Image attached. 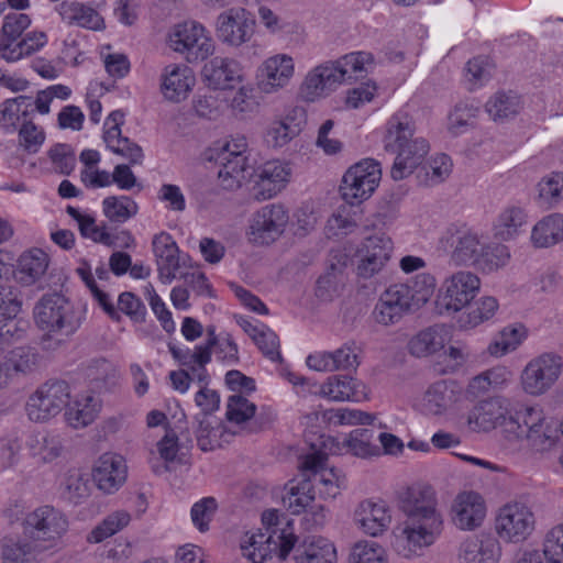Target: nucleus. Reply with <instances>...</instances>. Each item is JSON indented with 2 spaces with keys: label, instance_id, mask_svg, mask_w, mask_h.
<instances>
[{
  "label": "nucleus",
  "instance_id": "39448f33",
  "mask_svg": "<svg viewBox=\"0 0 563 563\" xmlns=\"http://www.w3.org/2000/svg\"><path fill=\"white\" fill-rule=\"evenodd\" d=\"M168 44L190 64L203 62L214 52V42L209 32L195 20L174 25L168 33Z\"/></svg>",
  "mask_w": 563,
  "mask_h": 563
},
{
  "label": "nucleus",
  "instance_id": "f03ea898",
  "mask_svg": "<svg viewBox=\"0 0 563 563\" xmlns=\"http://www.w3.org/2000/svg\"><path fill=\"white\" fill-rule=\"evenodd\" d=\"M413 133L415 124L406 113H396L387 121L384 147L386 152L396 155L390 169L394 180L410 176L429 153L428 141L413 137Z\"/></svg>",
  "mask_w": 563,
  "mask_h": 563
},
{
  "label": "nucleus",
  "instance_id": "6ab92c4d",
  "mask_svg": "<svg viewBox=\"0 0 563 563\" xmlns=\"http://www.w3.org/2000/svg\"><path fill=\"white\" fill-rule=\"evenodd\" d=\"M257 177L253 187V196L262 201L276 196L288 181L290 168L279 161L266 162L254 174Z\"/></svg>",
  "mask_w": 563,
  "mask_h": 563
},
{
  "label": "nucleus",
  "instance_id": "0e129e2a",
  "mask_svg": "<svg viewBox=\"0 0 563 563\" xmlns=\"http://www.w3.org/2000/svg\"><path fill=\"white\" fill-rule=\"evenodd\" d=\"M7 366L18 373H29L33 371L37 363L36 352L29 346L15 347L10 352L7 361Z\"/></svg>",
  "mask_w": 563,
  "mask_h": 563
},
{
  "label": "nucleus",
  "instance_id": "a19ab883",
  "mask_svg": "<svg viewBox=\"0 0 563 563\" xmlns=\"http://www.w3.org/2000/svg\"><path fill=\"white\" fill-rule=\"evenodd\" d=\"M27 446L33 456H38L43 462H52L60 455L63 441L59 434L37 432L30 437Z\"/></svg>",
  "mask_w": 563,
  "mask_h": 563
},
{
  "label": "nucleus",
  "instance_id": "20e7f679",
  "mask_svg": "<svg viewBox=\"0 0 563 563\" xmlns=\"http://www.w3.org/2000/svg\"><path fill=\"white\" fill-rule=\"evenodd\" d=\"M372 62L371 53L355 52L346 54L335 62L322 64L307 75L300 93L307 101H314L345 81L346 76L351 79L353 74L363 71L365 64Z\"/></svg>",
  "mask_w": 563,
  "mask_h": 563
},
{
  "label": "nucleus",
  "instance_id": "6e6552de",
  "mask_svg": "<svg viewBox=\"0 0 563 563\" xmlns=\"http://www.w3.org/2000/svg\"><path fill=\"white\" fill-rule=\"evenodd\" d=\"M382 177L380 164L375 159H363L351 166L340 186L342 199L351 206L368 199L377 188Z\"/></svg>",
  "mask_w": 563,
  "mask_h": 563
},
{
  "label": "nucleus",
  "instance_id": "393cba45",
  "mask_svg": "<svg viewBox=\"0 0 563 563\" xmlns=\"http://www.w3.org/2000/svg\"><path fill=\"white\" fill-rule=\"evenodd\" d=\"M125 477L126 470L122 456L111 453L101 455L92 471V478L98 488L106 493L117 490Z\"/></svg>",
  "mask_w": 563,
  "mask_h": 563
},
{
  "label": "nucleus",
  "instance_id": "5fc2aeb1",
  "mask_svg": "<svg viewBox=\"0 0 563 563\" xmlns=\"http://www.w3.org/2000/svg\"><path fill=\"white\" fill-rule=\"evenodd\" d=\"M479 107L474 102L460 101L454 106V109L449 115V129L457 135L462 132L463 128L471 124V121L477 117Z\"/></svg>",
  "mask_w": 563,
  "mask_h": 563
},
{
  "label": "nucleus",
  "instance_id": "052dcab7",
  "mask_svg": "<svg viewBox=\"0 0 563 563\" xmlns=\"http://www.w3.org/2000/svg\"><path fill=\"white\" fill-rule=\"evenodd\" d=\"M350 563H387L385 550L374 541L358 542L352 550Z\"/></svg>",
  "mask_w": 563,
  "mask_h": 563
},
{
  "label": "nucleus",
  "instance_id": "c85d7f7f",
  "mask_svg": "<svg viewBox=\"0 0 563 563\" xmlns=\"http://www.w3.org/2000/svg\"><path fill=\"white\" fill-rule=\"evenodd\" d=\"M194 84L195 77L190 68L169 65L165 68L162 91L168 100L179 102L187 97Z\"/></svg>",
  "mask_w": 563,
  "mask_h": 563
},
{
  "label": "nucleus",
  "instance_id": "bb28decb",
  "mask_svg": "<svg viewBox=\"0 0 563 563\" xmlns=\"http://www.w3.org/2000/svg\"><path fill=\"white\" fill-rule=\"evenodd\" d=\"M354 520L365 533L377 537L388 529L391 516L383 501L364 500L356 509Z\"/></svg>",
  "mask_w": 563,
  "mask_h": 563
},
{
  "label": "nucleus",
  "instance_id": "412c9836",
  "mask_svg": "<svg viewBox=\"0 0 563 563\" xmlns=\"http://www.w3.org/2000/svg\"><path fill=\"white\" fill-rule=\"evenodd\" d=\"M325 460L327 457L322 454L310 455L303 462V467L313 473V481L318 482L319 496L323 499H333L345 486V477L334 467L324 468Z\"/></svg>",
  "mask_w": 563,
  "mask_h": 563
},
{
  "label": "nucleus",
  "instance_id": "603ef678",
  "mask_svg": "<svg viewBox=\"0 0 563 563\" xmlns=\"http://www.w3.org/2000/svg\"><path fill=\"white\" fill-rule=\"evenodd\" d=\"M510 251L504 244H492L483 246L477 266L485 272L497 271L508 264Z\"/></svg>",
  "mask_w": 563,
  "mask_h": 563
},
{
  "label": "nucleus",
  "instance_id": "4be33fe9",
  "mask_svg": "<svg viewBox=\"0 0 563 563\" xmlns=\"http://www.w3.org/2000/svg\"><path fill=\"white\" fill-rule=\"evenodd\" d=\"M156 257L159 279L169 284L175 278L176 271L180 267L179 249L172 235L165 232L156 234L152 242Z\"/></svg>",
  "mask_w": 563,
  "mask_h": 563
},
{
  "label": "nucleus",
  "instance_id": "49530a36",
  "mask_svg": "<svg viewBox=\"0 0 563 563\" xmlns=\"http://www.w3.org/2000/svg\"><path fill=\"white\" fill-rule=\"evenodd\" d=\"M46 42L47 37L44 32H29L20 42L12 44L8 52H2L1 55L7 62H16L37 52Z\"/></svg>",
  "mask_w": 563,
  "mask_h": 563
},
{
  "label": "nucleus",
  "instance_id": "e433bc0d",
  "mask_svg": "<svg viewBox=\"0 0 563 563\" xmlns=\"http://www.w3.org/2000/svg\"><path fill=\"white\" fill-rule=\"evenodd\" d=\"M527 218L526 211L520 207L506 208L494 223V236L501 241L512 240L527 224Z\"/></svg>",
  "mask_w": 563,
  "mask_h": 563
},
{
  "label": "nucleus",
  "instance_id": "7ed1b4c3",
  "mask_svg": "<svg viewBox=\"0 0 563 563\" xmlns=\"http://www.w3.org/2000/svg\"><path fill=\"white\" fill-rule=\"evenodd\" d=\"M36 325L45 331L41 339L42 349L55 351L63 343V338L74 334L82 320L81 311L63 294H45L34 307Z\"/></svg>",
  "mask_w": 563,
  "mask_h": 563
},
{
  "label": "nucleus",
  "instance_id": "69168bd1",
  "mask_svg": "<svg viewBox=\"0 0 563 563\" xmlns=\"http://www.w3.org/2000/svg\"><path fill=\"white\" fill-rule=\"evenodd\" d=\"M48 157L60 174L69 175L76 165L73 147L66 143H57L48 151Z\"/></svg>",
  "mask_w": 563,
  "mask_h": 563
},
{
  "label": "nucleus",
  "instance_id": "a18cd8bd",
  "mask_svg": "<svg viewBox=\"0 0 563 563\" xmlns=\"http://www.w3.org/2000/svg\"><path fill=\"white\" fill-rule=\"evenodd\" d=\"M31 19L25 13H11L4 18L0 33V52H8V48L15 43L22 33L30 26Z\"/></svg>",
  "mask_w": 563,
  "mask_h": 563
},
{
  "label": "nucleus",
  "instance_id": "58836bf2",
  "mask_svg": "<svg viewBox=\"0 0 563 563\" xmlns=\"http://www.w3.org/2000/svg\"><path fill=\"white\" fill-rule=\"evenodd\" d=\"M42 548L41 544L33 543L26 538L24 540L4 538L0 544L4 563H32L35 553L41 552Z\"/></svg>",
  "mask_w": 563,
  "mask_h": 563
},
{
  "label": "nucleus",
  "instance_id": "c756f323",
  "mask_svg": "<svg viewBox=\"0 0 563 563\" xmlns=\"http://www.w3.org/2000/svg\"><path fill=\"white\" fill-rule=\"evenodd\" d=\"M48 267V255L41 249L24 252L14 266V278L18 283L30 286L36 283Z\"/></svg>",
  "mask_w": 563,
  "mask_h": 563
},
{
  "label": "nucleus",
  "instance_id": "aec40b11",
  "mask_svg": "<svg viewBox=\"0 0 563 563\" xmlns=\"http://www.w3.org/2000/svg\"><path fill=\"white\" fill-rule=\"evenodd\" d=\"M294 74L292 59L276 55L264 62L257 70V86L262 92L272 93L284 87Z\"/></svg>",
  "mask_w": 563,
  "mask_h": 563
},
{
  "label": "nucleus",
  "instance_id": "13d9d810",
  "mask_svg": "<svg viewBox=\"0 0 563 563\" xmlns=\"http://www.w3.org/2000/svg\"><path fill=\"white\" fill-rule=\"evenodd\" d=\"M22 309L20 290L12 285H0V323L15 319Z\"/></svg>",
  "mask_w": 563,
  "mask_h": 563
},
{
  "label": "nucleus",
  "instance_id": "680f3d73",
  "mask_svg": "<svg viewBox=\"0 0 563 563\" xmlns=\"http://www.w3.org/2000/svg\"><path fill=\"white\" fill-rule=\"evenodd\" d=\"M45 141V132L30 119L24 120L19 129V144L30 154L38 152Z\"/></svg>",
  "mask_w": 563,
  "mask_h": 563
},
{
  "label": "nucleus",
  "instance_id": "72a5a7b5",
  "mask_svg": "<svg viewBox=\"0 0 563 563\" xmlns=\"http://www.w3.org/2000/svg\"><path fill=\"white\" fill-rule=\"evenodd\" d=\"M534 247H550L563 240V214L552 213L539 220L531 231Z\"/></svg>",
  "mask_w": 563,
  "mask_h": 563
},
{
  "label": "nucleus",
  "instance_id": "9b49d317",
  "mask_svg": "<svg viewBox=\"0 0 563 563\" xmlns=\"http://www.w3.org/2000/svg\"><path fill=\"white\" fill-rule=\"evenodd\" d=\"M562 357L554 353H544L531 360L521 374L523 390L540 396L552 388L562 372Z\"/></svg>",
  "mask_w": 563,
  "mask_h": 563
},
{
  "label": "nucleus",
  "instance_id": "5701e85b",
  "mask_svg": "<svg viewBox=\"0 0 563 563\" xmlns=\"http://www.w3.org/2000/svg\"><path fill=\"white\" fill-rule=\"evenodd\" d=\"M453 522L462 530H474L485 518L486 508L482 496L475 492L457 496L453 505Z\"/></svg>",
  "mask_w": 563,
  "mask_h": 563
},
{
  "label": "nucleus",
  "instance_id": "8fccbe9b",
  "mask_svg": "<svg viewBox=\"0 0 563 563\" xmlns=\"http://www.w3.org/2000/svg\"><path fill=\"white\" fill-rule=\"evenodd\" d=\"M63 496L74 505L89 496V478L79 470H69L64 481Z\"/></svg>",
  "mask_w": 563,
  "mask_h": 563
},
{
  "label": "nucleus",
  "instance_id": "2eb2a0df",
  "mask_svg": "<svg viewBox=\"0 0 563 563\" xmlns=\"http://www.w3.org/2000/svg\"><path fill=\"white\" fill-rule=\"evenodd\" d=\"M534 529V516L529 507L515 503L504 506L496 518L498 536L511 542L526 540Z\"/></svg>",
  "mask_w": 563,
  "mask_h": 563
},
{
  "label": "nucleus",
  "instance_id": "4468645a",
  "mask_svg": "<svg viewBox=\"0 0 563 563\" xmlns=\"http://www.w3.org/2000/svg\"><path fill=\"white\" fill-rule=\"evenodd\" d=\"M288 212L282 205H267L252 218L249 241L256 245H268L284 232L288 223Z\"/></svg>",
  "mask_w": 563,
  "mask_h": 563
},
{
  "label": "nucleus",
  "instance_id": "cd10ccee",
  "mask_svg": "<svg viewBox=\"0 0 563 563\" xmlns=\"http://www.w3.org/2000/svg\"><path fill=\"white\" fill-rule=\"evenodd\" d=\"M201 74L208 86L216 90L232 89L240 79L238 64L223 57L212 58L203 66Z\"/></svg>",
  "mask_w": 563,
  "mask_h": 563
},
{
  "label": "nucleus",
  "instance_id": "f3484780",
  "mask_svg": "<svg viewBox=\"0 0 563 563\" xmlns=\"http://www.w3.org/2000/svg\"><path fill=\"white\" fill-rule=\"evenodd\" d=\"M500 556V543L489 533L466 538L457 551L459 563H498Z\"/></svg>",
  "mask_w": 563,
  "mask_h": 563
},
{
  "label": "nucleus",
  "instance_id": "6e6d98bb",
  "mask_svg": "<svg viewBox=\"0 0 563 563\" xmlns=\"http://www.w3.org/2000/svg\"><path fill=\"white\" fill-rule=\"evenodd\" d=\"M560 427H552L550 423H544L531 431H527L523 438L527 439L529 445L539 452L550 450L559 439Z\"/></svg>",
  "mask_w": 563,
  "mask_h": 563
},
{
  "label": "nucleus",
  "instance_id": "f704fd0d",
  "mask_svg": "<svg viewBox=\"0 0 563 563\" xmlns=\"http://www.w3.org/2000/svg\"><path fill=\"white\" fill-rule=\"evenodd\" d=\"M58 12L68 24H76L90 30H100L103 24L101 15L91 7L80 2L63 1Z\"/></svg>",
  "mask_w": 563,
  "mask_h": 563
},
{
  "label": "nucleus",
  "instance_id": "f257e3e1",
  "mask_svg": "<svg viewBox=\"0 0 563 563\" xmlns=\"http://www.w3.org/2000/svg\"><path fill=\"white\" fill-rule=\"evenodd\" d=\"M399 503L407 518L397 528L393 547L399 555L409 559L435 542L443 530V518L429 486L409 487Z\"/></svg>",
  "mask_w": 563,
  "mask_h": 563
},
{
  "label": "nucleus",
  "instance_id": "37998d69",
  "mask_svg": "<svg viewBox=\"0 0 563 563\" xmlns=\"http://www.w3.org/2000/svg\"><path fill=\"white\" fill-rule=\"evenodd\" d=\"M399 285L407 288L408 301L415 310H418L433 295L435 278L428 273H421L416 275L410 283Z\"/></svg>",
  "mask_w": 563,
  "mask_h": 563
},
{
  "label": "nucleus",
  "instance_id": "774afa93",
  "mask_svg": "<svg viewBox=\"0 0 563 563\" xmlns=\"http://www.w3.org/2000/svg\"><path fill=\"white\" fill-rule=\"evenodd\" d=\"M361 251L387 263L393 252V242L385 234H374L364 240Z\"/></svg>",
  "mask_w": 563,
  "mask_h": 563
},
{
  "label": "nucleus",
  "instance_id": "79ce46f5",
  "mask_svg": "<svg viewBox=\"0 0 563 563\" xmlns=\"http://www.w3.org/2000/svg\"><path fill=\"white\" fill-rule=\"evenodd\" d=\"M452 401V391L445 382H437L426 391L421 408L426 415H442Z\"/></svg>",
  "mask_w": 563,
  "mask_h": 563
},
{
  "label": "nucleus",
  "instance_id": "bf43d9fd",
  "mask_svg": "<svg viewBox=\"0 0 563 563\" xmlns=\"http://www.w3.org/2000/svg\"><path fill=\"white\" fill-rule=\"evenodd\" d=\"M256 406L242 395H232L228 399L227 419L230 422L241 424L255 416Z\"/></svg>",
  "mask_w": 563,
  "mask_h": 563
},
{
  "label": "nucleus",
  "instance_id": "ea45409f",
  "mask_svg": "<svg viewBox=\"0 0 563 563\" xmlns=\"http://www.w3.org/2000/svg\"><path fill=\"white\" fill-rule=\"evenodd\" d=\"M487 113L494 121L515 118L521 110L520 97L512 91H498L485 104Z\"/></svg>",
  "mask_w": 563,
  "mask_h": 563
},
{
  "label": "nucleus",
  "instance_id": "3c124183",
  "mask_svg": "<svg viewBox=\"0 0 563 563\" xmlns=\"http://www.w3.org/2000/svg\"><path fill=\"white\" fill-rule=\"evenodd\" d=\"M547 423L542 411L533 407H527L523 411L517 412L516 419L509 417L507 430L515 431L516 438L521 439L527 431H531Z\"/></svg>",
  "mask_w": 563,
  "mask_h": 563
},
{
  "label": "nucleus",
  "instance_id": "473e14b6",
  "mask_svg": "<svg viewBox=\"0 0 563 563\" xmlns=\"http://www.w3.org/2000/svg\"><path fill=\"white\" fill-rule=\"evenodd\" d=\"M33 99L19 96L4 100L0 106V124L7 133L16 131L18 126L33 112Z\"/></svg>",
  "mask_w": 563,
  "mask_h": 563
},
{
  "label": "nucleus",
  "instance_id": "ddd939ff",
  "mask_svg": "<svg viewBox=\"0 0 563 563\" xmlns=\"http://www.w3.org/2000/svg\"><path fill=\"white\" fill-rule=\"evenodd\" d=\"M479 286V278L475 274L457 272L444 282L437 306L441 312L460 311L475 298Z\"/></svg>",
  "mask_w": 563,
  "mask_h": 563
},
{
  "label": "nucleus",
  "instance_id": "9d476101",
  "mask_svg": "<svg viewBox=\"0 0 563 563\" xmlns=\"http://www.w3.org/2000/svg\"><path fill=\"white\" fill-rule=\"evenodd\" d=\"M255 15L242 7L222 11L214 23L218 40L234 47L249 42L255 33Z\"/></svg>",
  "mask_w": 563,
  "mask_h": 563
},
{
  "label": "nucleus",
  "instance_id": "864d4df0",
  "mask_svg": "<svg viewBox=\"0 0 563 563\" xmlns=\"http://www.w3.org/2000/svg\"><path fill=\"white\" fill-rule=\"evenodd\" d=\"M538 199L541 203L552 206L563 197V173L553 172L538 183Z\"/></svg>",
  "mask_w": 563,
  "mask_h": 563
},
{
  "label": "nucleus",
  "instance_id": "1a4fd4ad",
  "mask_svg": "<svg viewBox=\"0 0 563 563\" xmlns=\"http://www.w3.org/2000/svg\"><path fill=\"white\" fill-rule=\"evenodd\" d=\"M69 397L70 388L66 380L49 379L29 398L27 416L35 422L46 421L68 405Z\"/></svg>",
  "mask_w": 563,
  "mask_h": 563
},
{
  "label": "nucleus",
  "instance_id": "0eeeda50",
  "mask_svg": "<svg viewBox=\"0 0 563 563\" xmlns=\"http://www.w3.org/2000/svg\"><path fill=\"white\" fill-rule=\"evenodd\" d=\"M279 558L285 560L294 551L296 563H335L336 550L334 544L320 536L306 537L297 544L292 532L283 530L279 536Z\"/></svg>",
  "mask_w": 563,
  "mask_h": 563
},
{
  "label": "nucleus",
  "instance_id": "2f4dec72",
  "mask_svg": "<svg viewBox=\"0 0 563 563\" xmlns=\"http://www.w3.org/2000/svg\"><path fill=\"white\" fill-rule=\"evenodd\" d=\"M364 385L346 375H334L320 386L319 394L332 400L358 401L365 395Z\"/></svg>",
  "mask_w": 563,
  "mask_h": 563
},
{
  "label": "nucleus",
  "instance_id": "c9c22d12",
  "mask_svg": "<svg viewBox=\"0 0 563 563\" xmlns=\"http://www.w3.org/2000/svg\"><path fill=\"white\" fill-rule=\"evenodd\" d=\"M342 446L346 452L354 456L366 459L378 456L382 449L375 443V431L368 428H356L352 430L342 442Z\"/></svg>",
  "mask_w": 563,
  "mask_h": 563
},
{
  "label": "nucleus",
  "instance_id": "4d7b16f0",
  "mask_svg": "<svg viewBox=\"0 0 563 563\" xmlns=\"http://www.w3.org/2000/svg\"><path fill=\"white\" fill-rule=\"evenodd\" d=\"M442 346V336L432 328L419 332L409 344L411 354L417 356L432 354Z\"/></svg>",
  "mask_w": 563,
  "mask_h": 563
},
{
  "label": "nucleus",
  "instance_id": "09e8293b",
  "mask_svg": "<svg viewBox=\"0 0 563 563\" xmlns=\"http://www.w3.org/2000/svg\"><path fill=\"white\" fill-rule=\"evenodd\" d=\"M526 331L523 325H508L504 328L499 335L488 346L492 355L501 356L514 351L525 338Z\"/></svg>",
  "mask_w": 563,
  "mask_h": 563
},
{
  "label": "nucleus",
  "instance_id": "a878e982",
  "mask_svg": "<svg viewBox=\"0 0 563 563\" xmlns=\"http://www.w3.org/2000/svg\"><path fill=\"white\" fill-rule=\"evenodd\" d=\"M214 159L220 166L218 177L224 189L239 188L243 181L252 179L255 174V169L249 164L245 155L228 157L218 153Z\"/></svg>",
  "mask_w": 563,
  "mask_h": 563
},
{
  "label": "nucleus",
  "instance_id": "de8ad7c7",
  "mask_svg": "<svg viewBox=\"0 0 563 563\" xmlns=\"http://www.w3.org/2000/svg\"><path fill=\"white\" fill-rule=\"evenodd\" d=\"M131 520L130 514L126 511H115L109 515L98 525L88 536L87 541L90 543H99L104 539L113 536L119 530L129 525Z\"/></svg>",
  "mask_w": 563,
  "mask_h": 563
},
{
  "label": "nucleus",
  "instance_id": "c03bdc74",
  "mask_svg": "<svg viewBox=\"0 0 563 563\" xmlns=\"http://www.w3.org/2000/svg\"><path fill=\"white\" fill-rule=\"evenodd\" d=\"M103 214L112 223H124L137 213V205L128 196H110L102 201Z\"/></svg>",
  "mask_w": 563,
  "mask_h": 563
},
{
  "label": "nucleus",
  "instance_id": "4c0bfd02",
  "mask_svg": "<svg viewBox=\"0 0 563 563\" xmlns=\"http://www.w3.org/2000/svg\"><path fill=\"white\" fill-rule=\"evenodd\" d=\"M82 374L92 388L101 391L114 385L117 371L113 364L104 357H96L82 366Z\"/></svg>",
  "mask_w": 563,
  "mask_h": 563
},
{
  "label": "nucleus",
  "instance_id": "a211bd4d",
  "mask_svg": "<svg viewBox=\"0 0 563 563\" xmlns=\"http://www.w3.org/2000/svg\"><path fill=\"white\" fill-rule=\"evenodd\" d=\"M507 400L492 397L479 401L468 413L467 422L474 431H490L497 426L507 424Z\"/></svg>",
  "mask_w": 563,
  "mask_h": 563
},
{
  "label": "nucleus",
  "instance_id": "e2e57ef3",
  "mask_svg": "<svg viewBox=\"0 0 563 563\" xmlns=\"http://www.w3.org/2000/svg\"><path fill=\"white\" fill-rule=\"evenodd\" d=\"M541 554L547 563H563V525L547 533Z\"/></svg>",
  "mask_w": 563,
  "mask_h": 563
},
{
  "label": "nucleus",
  "instance_id": "b1692460",
  "mask_svg": "<svg viewBox=\"0 0 563 563\" xmlns=\"http://www.w3.org/2000/svg\"><path fill=\"white\" fill-rule=\"evenodd\" d=\"M284 506L294 515L302 511H309L313 516L316 526H323L325 521L324 507L314 504L313 486L310 481H302L296 486H291L285 497Z\"/></svg>",
  "mask_w": 563,
  "mask_h": 563
},
{
  "label": "nucleus",
  "instance_id": "dca6fc26",
  "mask_svg": "<svg viewBox=\"0 0 563 563\" xmlns=\"http://www.w3.org/2000/svg\"><path fill=\"white\" fill-rule=\"evenodd\" d=\"M408 290L400 285H391L379 297L372 312L375 322L391 325L399 322L404 316L416 311L407 297Z\"/></svg>",
  "mask_w": 563,
  "mask_h": 563
},
{
  "label": "nucleus",
  "instance_id": "7c9ffc66",
  "mask_svg": "<svg viewBox=\"0 0 563 563\" xmlns=\"http://www.w3.org/2000/svg\"><path fill=\"white\" fill-rule=\"evenodd\" d=\"M351 262V257L344 251H334L330 254L327 272L317 280L316 295L324 300L332 298L338 290L340 276Z\"/></svg>",
  "mask_w": 563,
  "mask_h": 563
},
{
  "label": "nucleus",
  "instance_id": "f8f14e48",
  "mask_svg": "<svg viewBox=\"0 0 563 563\" xmlns=\"http://www.w3.org/2000/svg\"><path fill=\"white\" fill-rule=\"evenodd\" d=\"M440 247L451 253L452 261L457 265H476L484 243L477 233L467 228L450 227L439 241Z\"/></svg>",
  "mask_w": 563,
  "mask_h": 563
},
{
  "label": "nucleus",
  "instance_id": "338daca9",
  "mask_svg": "<svg viewBox=\"0 0 563 563\" xmlns=\"http://www.w3.org/2000/svg\"><path fill=\"white\" fill-rule=\"evenodd\" d=\"M261 352L269 360L282 361L279 353V338L266 324H261V332L253 339Z\"/></svg>",
  "mask_w": 563,
  "mask_h": 563
},
{
  "label": "nucleus",
  "instance_id": "423d86ee",
  "mask_svg": "<svg viewBox=\"0 0 563 563\" xmlns=\"http://www.w3.org/2000/svg\"><path fill=\"white\" fill-rule=\"evenodd\" d=\"M65 515L52 506H42L27 514L23 520V536L41 544L42 551L53 544L67 531Z\"/></svg>",
  "mask_w": 563,
  "mask_h": 563
}]
</instances>
